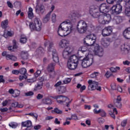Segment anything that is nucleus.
<instances>
[{
    "instance_id": "obj_1",
    "label": "nucleus",
    "mask_w": 130,
    "mask_h": 130,
    "mask_svg": "<svg viewBox=\"0 0 130 130\" xmlns=\"http://www.w3.org/2000/svg\"><path fill=\"white\" fill-rule=\"evenodd\" d=\"M69 19L62 22L58 27L57 33L59 36L61 37H66L69 34H71L74 30V27L72 24V21L74 20L73 17L69 16Z\"/></svg>"
},
{
    "instance_id": "obj_2",
    "label": "nucleus",
    "mask_w": 130,
    "mask_h": 130,
    "mask_svg": "<svg viewBox=\"0 0 130 130\" xmlns=\"http://www.w3.org/2000/svg\"><path fill=\"white\" fill-rule=\"evenodd\" d=\"M95 29V26L92 24L88 25V23L84 20H80L78 22L77 30L80 34L85 33H92Z\"/></svg>"
},
{
    "instance_id": "obj_3",
    "label": "nucleus",
    "mask_w": 130,
    "mask_h": 130,
    "mask_svg": "<svg viewBox=\"0 0 130 130\" xmlns=\"http://www.w3.org/2000/svg\"><path fill=\"white\" fill-rule=\"evenodd\" d=\"M49 44V47L48 48V51H52V58L53 61L54 62H59V59L58 58V54H57V52H56V50L53 49V43L50 42L49 41H47L45 42L44 45L45 46H47Z\"/></svg>"
},
{
    "instance_id": "obj_4",
    "label": "nucleus",
    "mask_w": 130,
    "mask_h": 130,
    "mask_svg": "<svg viewBox=\"0 0 130 130\" xmlns=\"http://www.w3.org/2000/svg\"><path fill=\"white\" fill-rule=\"evenodd\" d=\"M78 63H79L78 57L76 55H73L68 59L67 67L69 70H76L78 67Z\"/></svg>"
},
{
    "instance_id": "obj_5",
    "label": "nucleus",
    "mask_w": 130,
    "mask_h": 130,
    "mask_svg": "<svg viewBox=\"0 0 130 130\" xmlns=\"http://www.w3.org/2000/svg\"><path fill=\"white\" fill-rule=\"evenodd\" d=\"M53 98L56 100L57 103H59V104H66L67 107H70V104H71L72 102L68 97L62 95H56L54 96Z\"/></svg>"
},
{
    "instance_id": "obj_6",
    "label": "nucleus",
    "mask_w": 130,
    "mask_h": 130,
    "mask_svg": "<svg viewBox=\"0 0 130 130\" xmlns=\"http://www.w3.org/2000/svg\"><path fill=\"white\" fill-rule=\"evenodd\" d=\"M29 27L32 31H41V28H42V23H41V21L37 18H35L34 23H29Z\"/></svg>"
},
{
    "instance_id": "obj_7",
    "label": "nucleus",
    "mask_w": 130,
    "mask_h": 130,
    "mask_svg": "<svg viewBox=\"0 0 130 130\" xmlns=\"http://www.w3.org/2000/svg\"><path fill=\"white\" fill-rule=\"evenodd\" d=\"M98 22L101 25H106V24H109L110 21H111V16L110 14H107L104 15L99 16L98 19Z\"/></svg>"
},
{
    "instance_id": "obj_8",
    "label": "nucleus",
    "mask_w": 130,
    "mask_h": 130,
    "mask_svg": "<svg viewBox=\"0 0 130 130\" xmlns=\"http://www.w3.org/2000/svg\"><path fill=\"white\" fill-rule=\"evenodd\" d=\"M96 42V36L94 34L86 36L84 39V44L86 46H92Z\"/></svg>"
},
{
    "instance_id": "obj_9",
    "label": "nucleus",
    "mask_w": 130,
    "mask_h": 130,
    "mask_svg": "<svg viewBox=\"0 0 130 130\" xmlns=\"http://www.w3.org/2000/svg\"><path fill=\"white\" fill-rule=\"evenodd\" d=\"M93 63V56L87 54L85 55V57L82 59V66L83 68H89L90 66H92Z\"/></svg>"
},
{
    "instance_id": "obj_10",
    "label": "nucleus",
    "mask_w": 130,
    "mask_h": 130,
    "mask_svg": "<svg viewBox=\"0 0 130 130\" xmlns=\"http://www.w3.org/2000/svg\"><path fill=\"white\" fill-rule=\"evenodd\" d=\"M123 2V6L124 8V13L127 17H130V0H117L118 3Z\"/></svg>"
},
{
    "instance_id": "obj_11",
    "label": "nucleus",
    "mask_w": 130,
    "mask_h": 130,
    "mask_svg": "<svg viewBox=\"0 0 130 130\" xmlns=\"http://www.w3.org/2000/svg\"><path fill=\"white\" fill-rule=\"evenodd\" d=\"M88 83L89 84L88 90L90 91H93V90L101 91V87L99 86V83L98 82L93 81L92 80H88Z\"/></svg>"
},
{
    "instance_id": "obj_12",
    "label": "nucleus",
    "mask_w": 130,
    "mask_h": 130,
    "mask_svg": "<svg viewBox=\"0 0 130 130\" xmlns=\"http://www.w3.org/2000/svg\"><path fill=\"white\" fill-rule=\"evenodd\" d=\"M100 10L99 8L91 6L89 9V14L93 18H98L100 16Z\"/></svg>"
},
{
    "instance_id": "obj_13",
    "label": "nucleus",
    "mask_w": 130,
    "mask_h": 130,
    "mask_svg": "<svg viewBox=\"0 0 130 130\" xmlns=\"http://www.w3.org/2000/svg\"><path fill=\"white\" fill-rule=\"evenodd\" d=\"M111 11L115 15H119L122 12V6L120 4L114 5L111 8Z\"/></svg>"
},
{
    "instance_id": "obj_14",
    "label": "nucleus",
    "mask_w": 130,
    "mask_h": 130,
    "mask_svg": "<svg viewBox=\"0 0 130 130\" xmlns=\"http://www.w3.org/2000/svg\"><path fill=\"white\" fill-rule=\"evenodd\" d=\"M74 51V49L73 47H68L66 48L63 51V57L64 58H69L71 55H72V53Z\"/></svg>"
},
{
    "instance_id": "obj_15",
    "label": "nucleus",
    "mask_w": 130,
    "mask_h": 130,
    "mask_svg": "<svg viewBox=\"0 0 130 130\" xmlns=\"http://www.w3.org/2000/svg\"><path fill=\"white\" fill-rule=\"evenodd\" d=\"M99 10L101 13L107 15L106 14L109 12V6L106 3H103L100 6Z\"/></svg>"
},
{
    "instance_id": "obj_16",
    "label": "nucleus",
    "mask_w": 130,
    "mask_h": 130,
    "mask_svg": "<svg viewBox=\"0 0 130 130\" xmlns=\"http://www.w3.org/2000/svg\"><path fill=\"white\" fill-rule=\"evenodd\" d=\"M111 33H112V27L108 26L103 29L102 34L104 37H107L111 35Z\"/></svg>"
},
{
    "instance_id": "obj_17",
    "label": "nucleus",
    "mask_w": 130,
    "mask_h": 130,
    "mask_svg": "<svg viewBox=\"0 0 130 130\" xmlns=\"http://www.w3.org/2000/svg\"><path fill=\"white\" fill-rule=\"evenodd\" d=\"M36 12L37 14H43L45 12V7L43 4L39 5V4L37 3Z\"/></svg>"
},
{
    "instance_id": "obj_18",
    "label": "nucleus",
    "mask_w": 130,
    "mask_h": 130,
    "mask_svg": "<svg viewBox=\"0 0 130 130\" xmlns=\"http://www.w3.org/2000/svg\"><path fill=\"white\" fill-rule=\"evenodd\" d=\"M22 126L26 127L25 130H30L32 128V121L30 120H27L25 121L21 122Z\"/></svg>"
},
{
    "instance_id": "obj_19",
    "label": "nucleus",
    "mask_w": 130,
    "mask_h": 130,
    "mask_svg": "<svg viewBox=\"0 0 130 130\" xmlns=\"http://www.w3.org/2000/svg\"><path fill=\"white\" fill-rule=\"evenodd\" d=\"M94 51L96 54L100 57H102V56H103V48L99 46V45H96V46L94 48Z\"/></svg>"
},
{
    "instance_id": "obj_20",
    "label": "nucleus",
    "mask_w": 130,
    "mask_h": 130,
    "mask_svg": "<svg viewBox=\"0 0 130 130\" xmlns=\"http://www.w3.org/2000/svg\"><path fill=\"white\" fill-rule=\"evenodd\" d=\"M70 45V41L66 40H61L59 43V46L61 48H67Z\"/></svg>"
},
{
    "instance_id": "obj_21",
    "label": "nucleus",
    "mask_w": 130,
    "mask_h": 130,
    "mask_svg": "<svg viewBox=\"0 0 130 130\" xmlns=\"http://www.w3.org/2000/svg\"><path fill=\"white\" fill-rule=\"evenodd\" d=\"M108 108H110L111 109L113 110V112H111L110 113V114L114 119H115V115L114 114H117L118 113V112H117V110H116V108H114V106L113 105L110 104L108 106Z\"/></svg>"
},
{
    "instance_id": "obj_22",
    "label": "nucleus",
    "mask_w": 130,
    "mask_h": 130,
    "mask_svg": "<svg viewBox=\"0 0 130 130\" xmlns=\"http://www.w3.org/2000/svg\"><path fill=\"white\" fill-rule=\"evenodd\" d=\"M123 36L125 39H130V27H128L124 30Z\"/></svg>"
},
{
    "instance_id": "obj_23",
    "label": "nucleus",
    "mask_w": 130,
    "mask_h": 130,
    "mask_svg": "<svg viewBox=\"0 0 130 130\" xmlns=\"http://www.w3.org/2000/svg\"><path fill=\"white\" fill-rule=\"evenodd\" d=\"M55 67V63H51L49 64L47 67V71L49 73H52L54 71V67Z\"/></svg>"
},
{
    "instance_id": "obj_24",
    "label": "nucleus",
    "mask_w": 130,
    "mask_h": 130,
    "mask_svg": "<svg viewBox=\"0 0 130 130\" xmlns=\"http://www.w3.org/2000/svg\"><path fill=\"white\" fill-rule=\"evenodd\" d=\"M13 43L14 44L13 46H9L8 48V50H10V51H15V50L18 48V46H17V42L16 40H13Z\"/></svg>"
},
{
    "instance_id": "obj_25",
    "label": "nucleus",
    "mask_w": 130,
    "mask_h": 130,
    "mask_svg": "<svg viewBox=\"0 0 130 130\" xmlns=\"http://www.w3.org/2000/svg\"><path fill=\"white\" fill-rule=\"evenodd\" d=\"M79 51L82 52V53H88L89 54V50H88V47L85 46H81L79 48Z\"/></svg>"
},
{
    "instance_id": "obj_26",
    "label": "nucleus",
    "mask_w": 130,
    "mask_h": 130,
    "mask_svg": "<svg viewBox=\"0 0 130 130\" xmlns=\"http://www.w3.org/2000/svg\"><path fill=\"white\" fill-rule=\"evenodd\" d=\"M6 59L7 60H10L13 61H17V59H18V58H17V57L13 54H8L6 56Z\"/></svg>"
},
{
    "instance_id": "obj_27",
    "label": "nucleus",
    "mask_w": 130,
    "mask_h": 130,
    "mask_svg": "<svg viewBox=\"0 0 130 130\" xmlns=\"http://www.w3.org/2000/svg\"><path fill=\"white\" fill-rule=\"evenodd\" d=\"M43 87V83L41 82H38L35 86L34 91H40V90H41V89H42Z\"/></svg>"
},
{
    "instance_id": "obj_28",
    "label": "nucleus",
    "mask_w": 130,
    "mask_h": 130,
    "mask_svg": "<svg viewBox=\"0 0 130 130\" xmlns=\"http://www.w3.org/2000/svg\"><path fill=\"white\" fill-rule=\"evenodd\" d=\"M42 102L44 104H47V105L52 104V101L49 98H45L42 100Z\"/></svg>"
},
{
    "instance_id": "obj_29",
    "label": "nucleus",
    "mask_w": 130,
    "mask_h": 130,
    "mask_svg": "<svg viewBox=\"0 0 130 130\" xmlns=\"http://www.w3.org/2000/svg\"><path fill=\"white\" fill-rule=\"evenodd\" d=\"M9 25V20L8 19L5 20L1 22V26L3 29H6Z\"/></svg>"
},
{
    "instance_id": "obj_30",
    "label": "nucleus",
    "mask_w": 130,
    "mask_h": 130,
    "mask_svg": "<svg viewBox=\"0 0 130 130\" xmlns=\"http://www.w3.org/2000/svg\"><path fill=\"white\" fill-rule=\"evenodd\" d=\"M101 44L104 47H107L108 46H109L110 42L108 40H105L104 41H102Z\"/></svg>"
},
{
    "instance_id": "obj_31",
    "label": "nucleus",
    "mask_w": 130,
    "mask_h": 130,
    "mask_svg": "<svg viewBox=\"0 0 130 130\" xmlns=\"http://www.w3.org/2000/svg\"><path fill=\"white\" fill-rule=\"evenodd\" d=\"M73 15V17H77V18H80L82 17V14L80 12H77L76 11H72L71 12V16Z\"/></svg>"
},
{
    "instance_id": "obj_32",
    "label": "nucleus",
    "mask_w": 130,
    "mask_h": 130,
    "mask_svg": "<svg viewBox=\"0 0 130 130\" xmlns=\"http://www.w3.org/2000/svg\"><path fill=\"white\" fill-rule=\"evenodd\" d=\"M98 76H99V72H94L93 73L90 74V78H91V79H96Z\"/></svg>"
},
{
    "instance_id": "obj_33",
    "label": "nucleus",
    "mask_w": 130,
    "mask_h": 130,
    "mask_svg": "<svg viewBox=\"0 0 130 130\" xmlns=\"http://www.w3.org/2000/svg\"><path fill=\"white\" fill-rule=\"evenodd\" d=\"M28 16L29 19L33 18V9L31 7L28 9Z\"/></svg>"
},
{
    "instance_id": "obj_34",
    "label": "nucleus",
    "mask_w": 130,
    "mask_h": 130,
    "mask_svg": "<svg viewBox=\"0 0 130 130\" xmlns=\"http://www.w3.org/2000/svg\"><path fill=\"white\" fill-rule=\"evenodd\" d=\"M110 71L112 73H116L118 71H120V67H111L110 68Z\"/></svg>"
},
{
    "instance_id": "obj_35",
    "label": "nucleus",
    "mask_w": 130,
    "mask_h": 130,
    "mask_svg": "<svg viewBox=\"0 0 130 130\" xmlns=\"http://www.w3.org/2000/svg\"><path fill=\"white\" fill-rule=\"evenodd\" d=\"M20 42L21 43H26L27 42V38L24 35H21Z\"/></svg>"
},
{
    "instance_id": "obj_36",
    "label": "nucleus",
    "mask_w": 130,
    "mask_h": 130,
    "mask_svg": "<svg viewBox=\"0 0 130 130\" xmlns=\"http://www.w3.org/2000/svg\"><path fill=\"white\" fill-rule=\"evenodd\" d=\"M121 50H122V51H126V52H128V50H129L128 45H124L122 46L121 47Z\"/></svg>"
},
{
    "instance_id": "obj_37",
    "label": "nucleus",
    "mask_w": 130,
    "mask_h": 130,
    "mask_svg": "<svg viewBox=\"0 0 130 130\" xmlns=\"http://www.w3.org/2000/svg\"><path fill=\"white\" fill-rule=\"evenodd\" d=\"M50 18V13H48L43 19V22L44 23H47L48 21H49V19Z\"/></svg>"
},
{
    "instance_id": "obj_38",
    "label": "nucleus",
    "mask_w": 130,
    "mask_h": 130,
    "mask_svg": "<svg viewBox=\"0 0 130 130\" xmlns=\"http://www.w3.org/2000/svg\"><path fill=\"white\" fill-rule=\"evenodd\" d=\"M9 125L10 127L12 128H16L18 126V124L16 122H11L9 124Z\"/></svg>"
},
{
    "instance_id": "obj_39",
    "label": "nucleus",
    "mask_w": 130,
    "mask_h": 130,
    "mask_svg": "<svg viewBox=\"0 0 130 130\" xmlns=\"http://www.w3.org/2000/svg\"><path fill=\"white\" fill-rule=\"evenodd\" d=\"M27 73V70H26V68H21L19 70V74H21V75H25Z\"/></svg>"
},
{
    "instance_id": "obj_40",
    "label": "nucleus",
    "mask_w": 130,
    "mask_h": 130,
    "mask_svg": "<svg viewBox=\"0 0 130 130\" xmlns=\"http://www.w3.org/2000/svg\"><path fill=\"white\" fill-rule=\"evenodd\" d=\"M53 112H55L56 113H57V114H61V113H62V111L59 110L58 108H55L53 111H52V113H53Z\"/></svg>"
},
{
    "instance_id": "obj_41",
    "label": "nucleus",
    "mask_w": 130,
    "mask_h": 130,
    "mask_svg": "<svg viewBox=\"0 0 130 130\" xmlns=\"http://www.w3.org/2000/svg\"><path fill=\"white\" fill-rule=\"evenodd\" d=\"M100 113H101V116L102 117H106V112L104 110L100 109Z\"/></svg>"
},
{
    "instance_id": "obj_42",
    "label": "nucleus",
    "mask_w": 130,
    "mask_h": 130,
    "mask_svg": "<svg viewBox=\"0 0 130 130\" xmlns=\"http://www.w3.org/2000/svg\"><path fill=\"white\" fill-rule=\"evenodd\" d=\"M72 81V78H65L64 80H63V84H69L71 83V81Z\"/></svg>"
},
{
    "instance_id": "obj_43",
    "label": "nucleus",
    "mask_w": 130,
    "mask_h": 130,
    "mask_svg": "<svg viewBox=\"0 0 130 130\" xmlns=\"http://www.w3.org/2000/svg\"><path fill=\"white\" fill-rule=\"evenodd\" d=\"M21 57H22L23 59H28V53L27 52H22Z\"/></svg>"
},
{
    "instance_id": "obj_44",
    "label": "nucleus",
    "mask_w": 130,
    "mask_h": 130,
    "mask_svg": "<svg viewBox=\"0 0 130 130\" xmlns=\"http://www.w3.org/2000/svg\"><path fill=\"white\" fill-rule=\"evenodd\" d=\"M114 105L116 107H118V108H120L121 107V103L120 102H117L116 101H114Z\"/></svg>"
},
{
    "instance_id": "obj_45",
    "label": "nucleus",
    "mask_w": 130,
    "mask_h": 130,
    "mask_svg": "<svg viewBox=\"0 0 130 130\" xmlns=\"http://www.w3.org/2000/svg\"><path fill=\"white\" fill-rule=\"evenodd\" d=\"M58 94H63L66 93V88L64 87H61L60 89L58 90Z\"/></svg>"
},
{
    "instance_id": "obj_46",
    "label": "nucleus",
    "mask_w": 130,
    "mask_h": 130,
    "mask_svg": "<svg viewBox=\"0 0 130 130\" xmlns=\"http://www.w3.org/2000/svg\"><path fill=\"white\" fill-rule=\"evenodd\" d=\"M40 74H41V71L39 70H37L34 74L35 78H38L40 76Z\"/></svg>"
},
{
    "instance_id": "obj_47",
    "label": "nucleus",
    "mask_w": 130,
    "mask_h": 130,
    "mask_svg": "<svg viewBox=\"0 0 130 130\" xmlns=\"http://www.w3.org/2000/svg\"><path fill=\"white\" fill-rule=\"evenodd\" d=\"M36 80H37V79L36 77H34L31 79H27V82L28 83H34V82H36Z\"/></svg>"
},
{
    "instance_id": "obj_48",
    "label": "nucleus",
    "mask_w": 130,
    "mask_h": 130,
    "mask_svg": "<svg viewBox=\"0 0 130 130\" xmlns=\"http://www.w3.org/2000/svg\"><path fill=\"white\" fill-rule=\"evenodd\" d=\"M111 88L112 90H116V89H117V86L116 85V84H115V83H112L111 84Z\"/></svg>"
},
{
    "instance_id": "obj_49",
    "label": "nucleus",
    "mask_w": 130,
    "mask_h": 130,
    "mask_svg": "<svg viewBox=\"0 0 130 130\" xmlns=\"http://www.w3.org/2000/svg\"><path fill=\"white\" fill-rule=\"evenodd\" d=\"M52 21L53 23H54L56 21V15L55 14L52 15Z\"/></svg>"
},
{
    "instance_id": "obj_50",
    "label": "nucleus",
    "mask_w": 130,
    "mask_h": 130,
    "mask_svg": "<svg viewBox=\"0 0 130 130\" xmlns=\"http://www.w3.org/2000/svg\"><path fill=\"white\" fill-rule=\"evenodd\" d=\"M105 77H106V78L107 79H108V78H110V77H111V73L107 71L105 75Z\"/></svg>"
},
{
    "instance_id": "obj_51",
    "label": "nucleus",
    "mask_w": 130,
    "mask_h": 130,
    "mask_svg": "<svg viewBox=\"0 0 130 130\" xmlns=\"http://www.w3.org/2000/svg\"><path fill=\"white\" fill-rule=\"evenodd\" d=\"M34 95V92L33 91H28L25 93L26 96H33Z\"/></svg>"
},
{
    "instance_id": "obj_52",
    "label": "nucleus",
    "mask_w": 130,
    "mask_h": 130,
    "mask_svg": "<svg viewBox=\"0 0 130 130\" xmlns=\"http://www.w3.org/2000/svg\"><path fill=\"white\" fill-rule=\"evenodd\" d=\"M37 52H39V53H42L44 51V50L42 47H40L38 48V49L37 50Z\"/></svg>"
},
{
    "instance_id": "obj_53",
    "label": "nucleus",
    "mask_w": 130,
    "mask_h": 130,
    "mask_svg": "<svg viewBox=\"0 0 130 130\" xmlns=\"http://www.w3.org/2000/svg\"><path fill=\"white\" fill-rule=\"evenodd\" d=\"M98 122L99 123H103V122H104V119L103 118H99L98 119Z\"/></svg>"
},
{
    "instance_id": "obj_54",
    "label": "nucleus",
    "mask_w": 130,
    "mask_h": 130,
    "mask_svg": "<svg viewBox=\"0 0 130 130\" xmlns=\"http://www.w3.org/2000/svg\"><path fill=\"white\" fill-rule=\"evenodd\" d=\"M42 98H43V94H41L40 93L38 94L37 96V99H38V100H40V99H42Z\"/></svg>"
},
{
    "instance_id": "obj_55",
    "label": "nucleus",
    "mask_w": 130,
    "mask_h": 130,
    "mask_svg": "<svg viewBox=\"0 0 130 130\" xmlns=\"http://www.w3.org/2000/svg\"><path fill=\"white\" fill-rule=\"evenodd\" d=\"M127 122V121L126 120H124L122 121L121 123V125L122 126H125V125H126V123Z\"/></svg>"
},
{
    "instance_id": "obj_56",
    "label": "nucleus",
    "mask_w": 130,
    "mask_h": 130,
    "mask_svg": "<svg viewBox=\"0 0 130 130\" xmlns=\"http://www.w3.org/2000/svg\"><path fill=\"white\" fill-rule=\"evenodd\" d=\"M72 119L73 120H78V116L76 114L72 115Z\"/></svg>"
},
{
    "instance_id": "obj_57",
    "label": "nucleus",
    "mask_w": 130,
    "mask_h": 130,
    "mask_svg": "<svg viewBox=\"0 0 130 130\" xmlns=\"http://www.w3.org/2000/svg\"><path fill=\"white\" fill-rule=\"evenodd\" d=\"M27 78V76H26L25 75H20L19 76V80L20 81H22L23 79H26Z\"/></svg>"
},
{
    "instance_id": "obj_58",
    "label": "nucleus",
    "mask_w": 130,
    "mask_h": 130,
    "mask_svg": "<svg viewBox=\"0 0 130 130\" xmlns=\"http://www.w3.org/2000/svg\"><path fill=\"white\" fill-rule=\"evenodd\" d=\"M123 64L124 65V66H129L130 64V61H128V60H125V61H123Z\"/></svg>"
},
{
    "instance_id": "obj_59",
    "label": "nucleus",
    "mask_w": 130,
    "mask_h": 130,
    "mask_svg": "<svg viewBox=\"0 0 130 130\" xmlns=\"http://www.w3.org/2000/svg\"><path fill=\"white\" fill-rule=\"evenodd\" d=\"M117 24H119L121 22V18L120 17H117L116 19Z\"/></svg>"
},
{
    "instance_id": "obj_60",
    "label": "nucleus",
    "mask_w": 130,
    "mask_h": 130,
    "mask_svg": "<svg viewBox=\"0 0 130 130\" xmlns=\"http://www.w3.org/2000/svg\"><path fill=\"white\" fill-rule=\"evenodd\" d=\"M12 73L14 75H18V74H20L19 70H13Z\"/></svg>"
},
{
    "instance_id": "obj_61",
    "label": "nucleus",
    "mask_w": 130,
    "mask_h": 130,
    "mask_svg": "<svg viewBox=\"0 0 130 130\" xmlns=\"http://www.w3.org/2000/svg\"><path fill=\"white\" fill-rule=\"evenodd\" d=\"M48 0H37V4H41L42 3H46Z\"/></svg>"
},
{
    "instance_id": "obj_62",
    "label": "nucleus",
    "mask_w": 130,
    "mask_h": 130,
    "mask_svg": "<svg viewBox=\"0 0 130 130\" xmlns=\"http://www.w3.org/2000/svg\"><path fill=\"white\" fill-rule=\"evenodd\" d=\"M34 129H36V130L40 129V128H41V125H37L34 126Z\"/></svg>"
},
{
    "instance_id": "obj_63",
    "label": "nucleus",
    "mask_w": 130,
    "mask_h": 130,
    "mask_svg": "<svg viewBox=\"0 0 130 130\" xmlns=\"http://www.w3.org/2000/svg\"><path fill=\"white\" fill-rule=\"evenodd\" d=\"M117 91H118V92H120V93H121V92H122V88H121V86L118 85L117 86Z\"/></svg>"
},
{
    "instance_id": "obj_64",
    "label": "nucleus",
    "mask_w": 130,
    "mask_h": 130,
    "mask_svg": "<svg viewBox=\"0 0 130 130\" xmlns=\"http://www.w3.org/2000/svg\"><path fill=\"white\" fill-rule=\"evenodd\" d=\"M0 111H1L2 112H7V111H8V108H1Z\"/></svg>"
}]
</instances>
